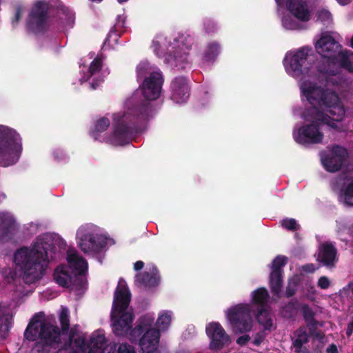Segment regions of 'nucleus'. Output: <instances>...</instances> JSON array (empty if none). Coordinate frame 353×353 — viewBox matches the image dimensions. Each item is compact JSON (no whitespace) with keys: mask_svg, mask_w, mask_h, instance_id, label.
I'll use <instances>...</instances> for the list:
<instances>
[{"mask_svg":"<svg viewBox=\"0 0 353 353\" xmlns=\"http://www.w3.org/2000/svg\"><path fill=\"white\" fill-rule=\"evenodd\" d=\"M302 269L305 272L312 273L315 270V267L314 264L310 263L303 265Z\"/></svg>","mask_w":353,"mask_h":353,"instance_id":"nucleus-55","label":"nucleus"},{"mask_svg":"<svg viewBox=\"0 0 353 353\" xmlns=\"http://www.w3.org/2000/svg\"><path fill=\"white\" fill-rule=\"evenodd\" d=\"M317 19L329 23L332 20V14L328 10L323 9L318 12Z\"/></svg>","mask_w":353,"mask_h":353,"instance_id":"nucleus-47","label":"nucleus"},{"mask_svg":"<svg viewBox=\"0 0 353 353\" xmlns=\"http://www.w3.org/2000/svg\"><path fill=\"white\" fill-rule=\"evenodd\" d=\"M348 287L351 289L352 292V294H353V281H352V282H350V283L348 284Z\"/></svg>","mask_w":353,"mask_h":353,"instance_id":"nucleus-60","label":"nucleus"},{"mask_svg":"<svg viewBox=\"0 0 353 353\" xmlns=\"http://www.w3.org/2000/svg\"><path fill=\"white\" fill-rule=\"evenodd\" d=\"M327 353H338V349L336 345L331 344L329 345V347L327 348Z\"/></svg>","mask_w":353,"mask_h":353,"instance_id":"nucleus-57","label":"nucleus"},{"mask_svg":"<svg viewBox=\"0 0 353 353\" xmlns=\"http://www.w3.org/2000/svg\"><path fill=\"white\" fill-rule=\"evenodd\" d=\"M67 334H68V342H71V340L74 339V337L79 336V325H74L71 328H69Z\"/></svg>","mask_w":353,"mask_h":353,"instance_id":"nucleus-50","label":"nucleus"},{"mask_svg":"<svg viewBox=\"0 0 353 353\" xmlns=\"http://www.w3.org/2000/svg\"><path fill=\"white\" fill-rule=\"evenodd\" d=\"M283 274L277 272H270V287L272 292L275 295H279L283 287Z\"/></svg>","mask_w":353,"mask_h":353,"instance_id":"nucleus-31","label":"nucleus"},{"mask_svg":"<svg viewBox=\"0 0 353 353\" xmlns=\"http://www.w3.org/2000/svg\"><path fill=\"white\" fill-rule=\"evenodd\" d=\"M325 59L322 63L317 66L318 71L321 73L335 76L339 72L338 68L336 66L335 61L332 59L325 58Z\"/></svg>","mask_w":353,"mask_h":353,"instance_id":"nucleus-29","label":"nucleus"},{"mask_svg":"<svg viewBox=\"0 0 353 353\" xmlns=\"http://www.w3.org/2000/svg\"><path fill=\"white\" fill-rule=\"evenodd\" d=\"M250 340V336L248 334H244L236 339V343L241 346L245 345Z\"/></svg>","mask_w":353,"mask_h":353,"instance_id":"nucleus-53","label":"nucleus"},{"mask_svg":"<svg viewBox=\"0 0 353 353\" xmlns=\"http://www.w3.org/2000/svg\"><path fill=\"white\" fill-rule=\"evenodd\" d=\"M203 26H204L205 32L208 34L214 32V31L216 30V24L214 23V22L210 19H205V21L203 22Z\"/></svg>","mask_w":353,"mask_h":353,"instance_id":"nucleus-48","label":"nucleus"},{"mask_svg":"<svg viewBox=\"0 0 353 353\" xmlns=\"http://www.w3.org/2000/svg\"><path fill=\"white\" fill-rule=\"evenodd\" d=\"M347 157V150L342 146L336 145L328 153L321 156V161L327 171L335 172L341 168Z\"/></svg>","mask_w":353,"mask_h":353,"instance_id":"nucleus-16","label":"nucleus"},{"mask_svg":"<svg viewBox=\"0 0 353 353\" xmlns=\"http://www.w3.org/2000/svg\"><path fill=\"white\" fill-rule=\"evenodd\" d=\"M188 52H183L180 53L178 50H176L173 52V57L176 63H188Z\"/></svg>","mask_w":353,"mask_h":353,"instance_id":"nucleus-46","label":"nucleus"},{"mask_svg":"<svg viewBox=\"0 0 353 353\" xmlns=\"http://www.w3.org/2000/svg\"><path fill=\"white\" fill-rule=\"evenodd\" d=\"M108 353H132V347L126 343H119L110 346Z\"/></svg>","mask_w":353,"mask_h":353,"instance_id":"nucleus-40","label":"nucleus"},{"mask_svg":"<svg viewBox=\"0 0 353 353\" xmlns=\"http://www.w3.org/2000/svg\"><path fill=\"white\" fill-rule=\"evenodd\" d=\"M312 336L318 339H322L324 337V334L318 330Z\"/></svg>","mask_w":353,"mask_h":353,"instance_id":"nucleus-58","label":"nucleus"},{"mask_svg":"<svg viewBox=\"0 0 353 353\" xmlns=\"http://www.w3.org/2000/svg\"><path fill=\"white\" fill-rule=\"evenodd\" d=\"M351 47L353 48V37L351 39Z\"/></svg>","mask_w":353,"mask_h":353,"instance_id":"nucleus-63","label":"nucleus"},{"mask_svg":"<svg viewBox=\"0 0 353 353\" xmlns=\"http://www.w3.org/2000/svg\"><path fill=\"white\" fill-rule=\"evenodd\" d=\"M281 224L283 228L290 231H296L300 228V225L293 218H285L281 221Z\"/></svg>","mask_w":353,"mask_h":353,"instance_id":"nucleus-41","label":"nucleus"},{"mask_svg":"<svg viewBox=\"0 0 353 353\" xmlns=\"http://www.w3.org/2000/svg\"><path fill=\"white\" fill-rule=\"evenodd\" d=\"M85 273H74L72 272L71 275V287L76 289H82L87 283L85 276Z\"/></svg>","mask_w":353,"mask_h":353,"instance_id":"nucleus-36","label":"nucleus"},{"mask_svg":"<svg viewBox=\"0 0 353 353\" xmlns=\"http://www.w3.org/2000/svg\"><path fill=\"white\" fill-rule=\"evenodd\" d=\"M270 298V294L265 288H259L252 292V303L259 307H265Z\"/></svg>","mask_w":353,"mask_h":353,"instance_id":"nucleus-25","label":"nucleus"},{"mask_svg":"<svg viewBox=\"0 0 353 353\" xmlns=\"http://www.w3.org/2000/svg\"><path fill=\"white\" fill-rule=\"evenodd\" d=\"M286 8L295 18L301 21L306 22L310 19L308 5L303 0H288Z\"/></svg>","mask_w":353,"mask_h":353,"instance_id":"nucleus-21","label":"nucleus"},{"mask_svg":"<svg viewBox=\"0 0 353 353\" xmlns=\"http://www.w3.org/2000/svg\"><path fill=\"white\" fill-rule=\"evenodd\" d=\"M164 79L161 73L152 72L145 77L139 90L144 97L134 104V141H137L135 134L143 132L146 128L147 121L152 117L153 106L151 101L160 97Z\"/></svg>","mask_w":353,"mask_h":353,"instance_id":"nucleus-2","label":"nucleus"},{"mask_svg":"<svg viewBox=\"0 0 353 353\" xmlns=\"http://www.w3.org/2000/svg\"><path fill=\"white\" fill-rule=\"evenodd\" d=\"M154 321V316L150 314H146L141 316L137 321V325L134 327V333L137 332L141 334L150 329H155L154 327H152Z\"/></svg>","mask_w":353,"mask_h":353,"instance_id":"nucleus-26","label":"nucleus"},{"mask_svg":"<svg viewBox=\"0 0 353 353\" xmlns=\"http://www.w3.org/2000/svg\"><path fill=\"white\" fill-rule=\"evenodd\" d=\"M337 252V249L333 243L325 241L319 247L316 261L321 265L328 269H333L339 261Z\"/></svg>","mask_w":353,"mask_h":353,"instance_id":"nucleus-18","label":"nucleus"},{"mask_svg":"<svg viewBox=\"0 0 353 353\" xmlns=\"http://www.w3.org/2000/svg\"><path fill=\"white\" fill-rule=\"evenodd\" d=\"M312 48L304 46L299 49L293 55H287L284 59V65L288 71L292 73V76L299 77L304 72H307L311 68V63L308 61V57Z\"/></svg>","mask_w":353,"mask_h":353,"instance_id":"nucleus-13","label":"nucleus"},{"mask_svg":"<svg viewBox=\"0 0 353 353\" xmlns=\"http://www.w3.org/2000/svg\"><path fill=\"white\" fill-rule=\"evenodd\" d=\"M299 306L297 299H292L281 307L280 313L285 319H292L296 316Z\"/></svg>","mask_w":353,"mask_h":353,"instance_id":"nucleus-27","label":"nucleus"},{"mask_svg":"<svg viewBox=\"0 0 353 353\" xmlns=\"http://www.w3.org/2000/svg\"><path fill=\"white\" fill-rule=\"evenodd\" d=\"M77 237L79 239V246L85 254L99 253L107 245V238L102 234L78 232Z\"/></svg>","mask_w":353,"mask_h":353,"instance_id":"nucleus-14","label":"nucleus"},{"mask_svg":"<svg viewBox=\"0 0 353 353\" xmlns=\"http://www.w3.org/2000/svg\"><path fill=\"white\" fill-rule=\"evenodd\" d=\"M131 293L126 281L121 278L114 293L110 313L112 331L118 337L127 338L132 342V312L127 311Z\"/></svg>","mask_w":353,"mask_h":353,"instance_id":"nucleus-3","label":"nucleus"},{"mask_svg":"<svg viewBox=\"0 0 353 353\" xmlns=\"http://www.w3.org/2000/svg\"><path fill=\"white\" fill-rule=\"evenodd\" d=\"M12 325V316L4 314L0 316V338L5 339Z\"/></svg>","mask_w":353,"mask_h":353,"instance_id":"nucleus-35","label":"nucleus"},{"mask_svg":"<svg viewBox=\"0 0 353 353\" xmlns=\"http://www.w3.org/2000/svg\"><path fill=\"white\" fill-rule=\"evenodd\" d=\"M171 99L177 103L185 102L190 97V86L184 77H178L172 80L170 85Z\"/></svg>","mask_w":353,"mask_h":353,"instance_id":"nucleus-19","label":"nucleus"},{"mask_svg":"<svg viewBox=\"0 0 353 353\" xmlns=\"http://www.w3.org/2000/svg\"><path fill=\"white\" fill-rule=\"evenodd\" d=\"M50 3L46 1H37L32 7L27 21V28L34 34L44 33L47 30Z\"/></svg>","mask_w":353,"mask_h":353,"instance_id":"nucleus-10","label":"nucleus"},{"mask_svg":"<svg viewBox=\"0 0 353 353\" xmlns=\"http://www.w3.org/2000/svg\"><path fill=\"white\" fill-rule=\"evenodd\" d=\"M301 91L311 106L325 107L327 114L334 121H341L345 116V110L341 104L338 94L332 90L324 89L316 83L305 81L301 85Z\"/></svg>","mask_w":353,"mask_h":353,"instance_id":"nucleus-5","label":"nucleus"},{"mask_svg":"<svg viewBox=\"0 0 353 353\" xmlns=\"http://www.w3.org/2000/svg\"><path fill=\"white\" fill-rule=\"evenodd\" d=\"M306 325L309 330V336L312 335L317 331V326L319 325V321L316 319L310 322L306 323Z\"/></svg>","mask_w":353,"mask_h":353,"instance_id":"nucleus-51","label":"nucleus"},{"mask_svg":"<svg viewBox=\"0 0 353 353\" xmlns=\"http://www.w3.org/2000/svg\"><path fill=\"white\" fill-rule=\"evenodd\" d=\"M113 131L105 138L106 142L114 146H123L132 141V103L128 99L124 110L112 114Z\"/></svg>","mask_w":353,"mask_h":353,"instance_id":"nucleus-7","label":"nucleus"},{"mask_svg":"<svg viewBox=\"0 0 353 353\" xmlns=\"http://www.w3.org/2000/svg\"><path fill=\"white\" fill-rule=\"evenodd\" d=\"M67 260L68 263L76 270L75 273H85L88 270L87 261L79 256L77 253H72L68 255Z\"/></svg>","mask_w":353,"mask_h":353,"instance_id":"nucleus-24","label":"nucleus"},{"mask_svg":"<svg viewBox=\"0 0 353 353\" xmlns=\"http://www.w3.org/2000/svg\"><path fill=\"white\" fill-rule=\"evenodd\" d=\"M19 137L17 132L8 127L0 125V165L8 167L19 159L16 145Z\"/></svg>","mask_w":353,"mask_h":353,"instance_id":"nucleus-9","label":"nucleus"},{"mask_svg":"<svg viewBox=\"0 0 353 353\" xmlns=\"http://www.w3.org/2000/svg\"><path fill=\"white\" fill-rule=\"evenodd\" d=\"M38 323L34 318L31 319L24 332V337L29 341H37L43 349L59 347L62 343L60 328L46 321L37 325Z\"/></svg>","mask_w":353,"mask_h":353,"instance_id":"nucleus-6","label":"nucleus"},{"mask_svg":"<svg viewBox=\"0 0 353 353\" xmlns=\"http://www.w3.org/2000/svg\"><path fill=\"white\" fill-rule=\"evenodd\" d=\"M288 258L279 255L272 262L271 272L283 273V268L287 264Z\"/></svg>","mask_w":353,"mask_h":353,"instance_id":"nucleus-37","label":"nucleus"},{"mask_svg":"<svg viewBox=\"0 0 353 353\" xmlns=\"http://www.w3.org/2000/svg\"><path fill=\"white\" fill-rule=\"evenodd\" d=\"M144 262L142 261H137L134 263V270L136 271L141 270L144 267Z\"/></svg>","mask_w":353,"mask_h":353,"instance_id":"nucleus-56","label":"nucleus"},{"mask_svg":"<svg viewBox=\"0 0 353 353\" xmlns=\"http://www.w3.org/2000/svg\"><path fill=\"white\" fill-rule=\"evenodd\" d=\"M227 317L235 333H245L252 327L250 309L248 305L239 304L230 308Z\"/></svg>","mask_w":353,"mask_h":353,"instance_id":"nucleus-11","label":"nucleus"},{"mask_svg":"<svg viewBox=\"0 0 353 353\" xmlns=\"http://www.w3.org/2000/svg\"><path fill=\"white\" fill-rule=\"evenodd\" d=\"M176 353H190V352L185 350H181L176 352Z\"/></svg>","mask_w":353,"mask_h":353,"instance_id":"nucleus-61","label":"nucleus"},{"mask_svg":"<svg viewBox=\"0 0 353 353\" xmlns=\"http://www.w3.org/2000/svg\"><path fill=\"white\" fill-rule=\"evenodd\" d=\"M258 323L263 325L266 330H271L273 326V321L270 312L265 307L261 308L256 316Z\"/></svg>","mask_w":353,"mask_h":353,"instance_id":"nucleus-28","label":"nucleus"},{"mask_svg":"<svg viewBox=\"0 0 353 353\" xmlns=\"http://www.w3.org/2000/svg\"><path fill=\"white\" fill-rule=\"evenodd\" d=\"M70 345L73 344L77 348L73 353H104L107 346V341L103 334L98 332H94L90 337V341L86 343L84 336L74 337L68 342Z\"/></svg>","mask_w":353,"mask_h":353,"instance_id":"nucleus-12","label":"nucleus"},{"mask_svg":"<svg viewBox=\"0 0 353 353\" xmlns=\"http://www.w3.org/2000/svg\"><path fill=\"white\" fill-rule=\"evenodd\" d=\"M149 69L148 63H142L137 65V81H140L142 78L145 77L148 70Z\"/></svg>","mask_w":353,"mask_h":353,"instance_id":"nucleus-45","label":"nucleus"},{"mask_svg":"<svg viewBox=\"0 0 353 353\" xmlns=\"http://www.w3.org/2000/svg\"><path fill=\"white\" fill-rule=\"evenodd\" d=\"M15 221L11 216H6L2 219V226L0 227V239L5 240L14 230Z\"/></svg>","mask_w":353,"mask_h":353,"instance_id":"nucleus-32","label":"nucleus"},{"mask_svg":"<svg viewBox=\"0 0 353 353\" xmlns=\"http://www.w3.org/2000/svg\"><path fill=\"white\" fill-rule=\"evenodd\" d=\"M343 197L345 204L353 205V183L350 182L343 191Z\"/></svg>","mask_w":353,"mask_h":353,"instance_id":"nucleus-42","label":"nucleus"},{"mask_svg":"<svg viewBox=\"0 0 353 353\" xmlns=\"http://www.w3.org/2000/svg\"><path fill=\"white\" fill-rule=\"evenodd\" d=\"M61 325V333L62 335L67 334L70 327V315L68 308L63 307L59 316Z\"/></svg>","mask_w":353,"mask_h":353,"instance_id":"nucleus-34","label":"nucleus"},{"mask_svg":"<svg viewBox=\"0 0 353 353\" xmlns=\"http://www.w3.org/2000/svg\"><path fill=\"white\" fill-rule=\"evenodd\" d=\"M220 52V46L217 42L209 43L205 53L203 56V60L205 62L213 63Z\"/></svg>","mask_w":353,"mask_h":353,"instance_id":"nucleus-30","label":"nucleus"},{"mask_svg":"<svg viewBox=\"0 0 353 353\" xmlns=\"http://www.w3.org/2000/svg\"><path fill=\"white\" fill-rule=\"evenodd\" d=\"M160 336L159 330L157 329H150L144 332L139 340L142 353H160L158 351Z\"/></svg>","mask_w":353,"mask_h":353,"instance_id":"nucleus-20","label":"nucleus"},{"mask_svg":"<svg viewBox=\"0 0 353 353\" xmlns=\"http://www.w3.org/2000/svg\"><path fill=\"white\" fill-rule=\"evenodd\" d=\"M300 306L301 314L305 323L316 320L314 318L316 313L312 307H310L307 304H300Z\"/></svg>","mask_w":353,"mask_h":353,"instance_id":"nucleus-38","label":"nucleus"},{"mask_svg":"<svg viewBox=\"0 0 353 353\" xmlns=\"http://www.w3.org/2000/svg\"><path fill=\"white\" fill-rule=\"evenodd\" d=\"M315 49L324 58L336 61L338 56L340 66L353 74V52L348 50H341L342 46L332 36L322 34L315 44Z\"/></svg>","mask_w":353,"mask_h":353,"instance_id":"nucleus-8","label":"nucleus"},{"mask_svg":"<svg viewBox=\"0 0 353 353\" xmlns=\"http://www.w3.org/2000/svg\"><path fill=\"white\" fill-rule=\"evenodd\" d=\"M48 238L49 236L46 234L37 239L32 249L23 247L14 254L19 276L26 284L35 283L45 274L48 263V251L50 248Z\"/></svg>","mask_w":353,"mask_h":353,"instance_id":"nucleus-1","label":"nucleus"},{"mask_svg":"<svg viewBox=\"0 0 353 353\" xmlns=\"http://www.w3.org/2000/svg\"><path fill=\"white\" fill-rule=\"evenodd\" d=\"M295 339L293 341V346L296 353H305L306 348L303 346L309 342V334L305 327H300L294 332Z\"/></svg>","mask_w":353,"mask_h":353,"instance_id":"nucleus-23","label":"nucleus"},{"mask_svg":"<svg viewBox=\"0 0 353 353\" xmlns=\"http://www.w3.org/2000/svg\"><path fill=\"white\" fill-rule=\"evenodd\" d=\"M110 125V120L107 117H102L97 121L95 131L97 132H103L109 128Z\"/></svg>","mask_w":353,"mask_h":353,"instance_id":"nucleus-43","label":"nucleus"},{"mask_svg":"<svg viewBox=\"0 0 353 353\" xmlns=\"http://www.w3.org/2000/svg\"><path fill=\"white\" fill-rule=\"evenodd\" d=\"M303 118L310 121L299 128L296 133H294L295 141L301 145L319 144L323 142L324 134L320 126L326 124L332 129H337L338 125L332 120V117L321 111L319 108L310 106L303 112Z\"/></svg>","mask_w":353,"mask_h":353,"instance_id":"nucleus-4","label":"nucleus"},{"mask_svg":"<svg viewBox=\"0 0 353 353\" xmlns=\"http://www.w3.org/2000/svg\"><path fill=\"white\" fill-rule=\"evenodd\" d=\"M102 68V61L100 58H95L90 63L88 72L90 76L99 72Z\"/></svg>","mask_w":353,"mask_h":353,"instance_id":"nucleus-44","label":"nucleus"},{"mask_svg":"<svg viewBox=\"0 0 353 353\" xmlns=\"http://www.w3.org/2000/svg\"><path fill=\"white\" fill-rule=\"evenodd\" d=\"M288 19H285L283 21V25L285 28H289V29H292L293 28V26L291 24H288Z\"/></svg>","mask_w":353,"mask_h":353,"instance_id":"nucleus-59","label":"nucleus"},{"mask_svg":"<svg viewBox=\"0 0 353 353\" xmlns=\"http://www.w3.org/2000/svg\"><path fill=\"white\" fill-rule=\"evenodd\" d=\"M339 3H341V4H345L344 2L341 1V0H337Z\"/></svg>","mask_w":353,"mask_h":353,"instance_id":"nucleus-64","label":"nucleus"},{"mask_svg":"<svg viewBox=\"0 0 353 353\" xmlns=\"http://www.w3.org/2000/svg\"><path fill=\"white\" fill-rule=\"evenodd\" d=\"M72 272V270L67 266H58L53 274L55 282L61 287L70 288Z\"/></svg>","mask_w":353,"mask_h":353,"instance_id":"nucleus-22","label":"nucleus"},{"mask_svg":"<svg viewBox=\"0 0 353 353\" xmlns=\"http://www.w3.org/2000/svg\"><path fill=\"white\" fill-rule=\"evenodd\" d=\"M161 279L160 271L156 265H152L135 275L134 283L141 289L153 291L159 285Z\"/></svg>","mask_w":353,"mask_h":353,"instance_id":"nucleus-15","label":"nucleus"},{"mask_svg":"<svg viewBox=\"0 0 353 353\" xmlns=\"http://www.w3.org/2000/svg\"><path fill=\"white\" fill-rule=\"evenodd\" d=\"M97 86V85H95L93 82L91 83V87L92 89H96Z\"/></svg>","mask_w":353,"mask_h":353,"instance_id":"nucleus-62","label":"nucleus"},{"mask_svg":"<svg viewBox=\"0 0 353 353\" xmlns=\"http://www.w3.org/2000/svg\"><path fill=\"white\" fill-rule=\"evenodd\" d=\"M265 338V334L263 332H259L255 335L252 343L256 346H259L261 344Z\"/></svg>","mask_w":353,"mask_h":353,"instance_id":"nucleus-52","label":"nucleus"},{"mask_svg":"<svg viewBox=\"0 0 353 353\" xmlns=\"http://www.w3.org/2000/svg\"><path fill=\"white\" fill-rule=\"evenodd\" d=\"M298 285L299 281L296 278L290 279L285 289V296L287 298L292 297L296 294Z\"/></svg>","mask_w":353,"mask_h":353,"instance_id":"nucleus-39","label":"nucleus"},{"mask_svg":"<svg viewBox=\"0 0 353 353\" xmlns=\"http://www.w3.org/2000/svg\"><path fill=\"white\" fill-rule=\"evenodd\" d=\"M317 285L320 288L325 290L330 287V281L327 276H323L319 279Z\"/></svg>","mask_w":353,"mask_h":353,"instance_id":"nucleus-49","label":"nucleus"},{"mask_svg":"<svg viewBox=\"0 0 353 353\" xmlns=\"http://www.w3.org/2000/svg\"><path fill=\"white\" fill-rule=\"evenodd\" d=\"M172 312L169 310L163 311L159 315L156 325L160 331H166L170 325L172 321Z\"/></svg>","mask_w":353,"mask_h":353,"instance_id":"nucleus-33","label":"nucleus"},{"mask_svg":"<svg viewBox=\"0 0 353 353\" xmlns=\"http://www.w3.org/2000/svg\"><path fill=\"white\" fill-rule=\"evenodd\" d=\"M205 332L211 340L210 348L212 350H220L231 343L230 336L218 322H212L207 325Z\"/></svg>","mask_w":353,"mask_h":353,"instance_id":"nucleus-17","label":"nucleus"},{"mask_svg":"<svg viewBox=\"0 0 353 353\" xmlns=\"http://www.w3.org/2000/svg\"><path fill=\"white\" fill-rule=\"evenodd\" d=\"M21 9L20 7H18L16 10L14 18L12 21V24L14 26L15 24L18 23L21 19Z\"/></svg>","mask_w":353,"mask_h":353,"instance_id":"nucleus-54","label":"nucleus"}]
</instances>
